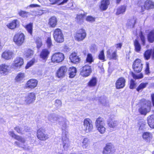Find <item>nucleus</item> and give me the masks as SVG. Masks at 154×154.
<instances>
[{
  "mask_svg": "<svg viewBox=\"0 0 154 154\" xmlns=\"http://www.w3.org/2000/svg\"><path fill=\"white\" fill-rule=\"evenodd\" d=\"M117 121L113 120L112 119H109L107 122V124L108 126L110 128H114L118 125Z\"/></svg>",
  "mask_w": 154,
  "mask_h": 154,
  "instance_id": "29",
  "label": "nucleus"
},
{
  "mask_svg": "<svg viewBox=\"0 0 154 154\" xmlns=\"http://www.w3.org/2000/svg\"><path fill=\"white\" fill-rule=\"evenodd\" d=\"M29 7L31 8L39 7L40 6L37 4H31L29 5Z\"/></svg>",
  "mask_w": 154,
  "mask_h": 154,
  "instance_id": "61",
  "label": "nucleus"
},
{
  "mask_svg": "<svg viewBox=\"0 0 154 154\" xmlns=\"http://www.w3.org/2000/svg\"><path fill=\"white\" fill-rule=\"evenodd\" d=\"M94 59L92 54L91 53L87 54L85 62L89 64H91L94 61Z\"/></svg>",
  "mask_w": 154,
  "mask_h": 154,
  "instance_id": "39",
  "label": "nucleus"
},
{
  "mask_svg": "<svg viewBox=\"0 0 154 154\" xmlns=\"http://www.w3.org/2000/svg\"><path fill=\"white\" fill-rule=\"evenodd\" d=\"M33 51L32 50L28 49L26 51L24 54L25 56L28 58L33 55Z\"/></svg>",
  "mask_w": 154,
  "mask_h": 154,
  "instance_id": "47",
  "label": "nucleus"
},
{
  "mask_svg": "<svg viewBox=\"0 0 154 154\" xmlns=\"http://www.w3.org/2000/svg\"><path fill=\"white\" fill-rule=\"evenodd\" d=\"M48 39H49V48L51 46H53V45H52V42H51V38L50 37V38L49 37Z\"/></svg>",
  "mask_w": 154,
  "mask_h": 154,
  "instance_id": "62",
  "label": "nucleus"
},
{
  "mask_svg": "<svg viewBox=\"0 0 154 154\" xmlns=\"http://www.w3.org/2000/svg\"><path fill=\"white\" fill-rule=\"evenodd\" d=\"M24 77L25 74L24 73H20L16 76L15 80L16 82H20L23 79Z\"/></svg>",
  "mask_w": 154,
  "mask_h": 154,
  "instance_id": "40",
  "label": "nucleus"
},
{
  "mask_svg": "<svg viewBox=\"0 0 154 154\" xmlns=\"http://www.w3.org/2000/svg\"><path fill=\"white\" fill-rule=\"evenodd\" d=\"M137 23V20L134 17L128 20L126 24L127 26L128 27L133 28Z\"/></svg>",
  "mask_w": 154,
  "mask_h": 154,
  "instance_id": "30",
  "label": "nucleus"
},
{
  "mask_svg": "<svg viewBox=\"0 0 154 154\" xmlns=\"http://www.w3.org/2000/svg\"><path fill=\"white\" fill-rule=\"evenodd\" d=\"M86 13L77 14L75 17V19L77 21L80 23H83L84 22V19L85 17L86 16Z\"/></svg>",
  "mask_w": 154,
  "mask_h": 154,
  "instance_id": "31",
  "label": "nucleus"
},
{
  "mask_svg": "<svg viewBox=\"0 0 154 154\" xmlns=\"http://www.w3.org/2000/svg\"><path fill=\"white\" fill-rule=\"evenodd\" d=\"M87 36L85 30L81 28L77 30L74 34V38L75 40L78 42L83 41Z\"/></svg>",
  "mask_w": 154,
  "mask_h": 154,
  "instance_id": "4",
  "label": "nucleus"
},
{
  "mask_svg": "<svg viewBox=\"0 0 154 154\" xmlns=\"http://www.w3.org/2000/svg\"><path fill=\"white\" fill-rule=\"evenodd\" d=\"M136 86V83L133 79L130 80L129 88L130 89H133L135 88Z\"/></svg>",
  "mask_w": 154,
  "mask_h": 154,
  "instance_id": "48",
  "label": "nucleus"
},
{
  "mask_svg": "<svg viewBox=\"0 0 154 154\" xmlns=\"http://www.w3.org/2000/svg\"><path fill=\"white\" fill-rule=\"evenodd\" d=\"M116 149L113 144L111 143H106L103 148L102 152L103 154H114Z\"/></svg>",
  "mask_w": 154,
  "mask_h": 154,
  "instance_id": "6",
  "label": "nucleus"
},
{
  "mask_svg": "<svg viewBox=\"0 0 154 154\" xmlns=\"http://www.w3.org/2000/svg\"><path fill=\"white\" fill-rule=\"evenodd\" d=\"M8 134L12 137L16 139V137L18 135H16L14 132L13 131H10L8 132Z\"/></svg>",
  "mask_w": 154,
  "mask_h": 154,
  "instance_id": "57",
  "label": "nucleus"
},
{
  "mask_svg": "<svg viewBox=\"0 0 154 154\" xmlns=\"http://www.w3.org/2000/svg\"><path fill=\"white\" fill-rule=\"evenodd\" d=\"M55 103L57 104L58 106H61L62 104L61 101L60 100H57L55 101Z\"/></svg>",
  "mask_w": 154,
  "mask_h": 154,
  "instance_id": "60",
  "label": "nucleus"
},
{
  "mask_svg": "<svg viewBox=\"0 0 154 154\" xmlns=\"http://www.w3.org/2000/svg\"><path fill=\"white\" fill-rule=\"evenodd\" d=\"M14 53L11 51L8 50L3 52L2 55V57L6 60H9L12 58Z\"/></svg>",
  "mask_w": 154,
  "mask_h": 154,
  "instance_id": "15",
  "label": "nucleus"
},
{
  "mask_svg": "<svg viewBox=\"0 0 154 154\" xmlns=\"http://www.w3.org/2000/svg\"><path fill=\"white\" fill-rule=\"evenodd\" d=\"M146 124L145 123H142L139 128V129H140L142 130L143 131L145 129H146Z\"/></svg>",
  "mask_w": 154,
  "mask_h": 154,
  "instance_id": "56",
  "label": "nucleus"
},
{
  "mask_svg": "<svg viewBox=\"0 0 154 154\" xmlns=\"http://www.w3.org/2000/svg\"><path fill=\"white\" fill-rule=\"evenodd\" d=\"M139 103L141 106L138 109V111L140 115L146 116L150 112L152 106L150 100L142 98L140 100Z\"/></svg>",
  "mask_w": 154,
  "mask_h": 154,
  "instance_id": "1",
  "label": "nucleus"
},
{
  "mask_svg": "<svg viewBox=\"0 0 154 154\" xmlns=\"http://www.w3.org/2000/svg\"><path fill=\"white\" fill-rule=\"evenodd\" d=\"M122 0H116V3L117 4H119Z\"/></svg>",
  "mask_w": 154,
  "mask_h": 154,
  "instance_id": "64",
  "label": "nucleus"
},
{
  "mask_svg": "<svg viewBox=\"0 0 154 154\" xmlns=\"http://www.w3.org/2000/svg\"><path fill=\"white\" fill-rule=\"evenodd\" d=\"M54 38L56 42L58 43L63 42L64 41V37L63 33Z\"/></svg>",
  "mask_w": 154,
  "mask_h": 154,
  "instance_id": "38",
  "label": "nucleus"
},
{
  "mask_svg": "<svg viewBox=\"0 0 154 154\" xmlns=\"http://www.w3.org/2000/svg\"><path fill=\"white\" fill-rule=\"evenodd\" d=\"M19 15L22 17H27L29 13L24 11H21L18 13Z\"/></svg>",
  "mask_w": 154,
  "mask_h": 154,
  "instance_id": "52",
  "label": "nucleus"
},
{
  "mask_svg": "<svg viewBox=\"0 0 154 154\" xmlns=\"http://www.w3.org/2000/svg\"><path fill=\"white\" fill-rule=\"evenodd\" d=\"M98 58L102 62H104L106 60L104 50H102L100 52L98 56Z\"/></svg>",
  "mask_w": 154,
  "mask_h": 154,
  "instance_id": "42",
  "label": "nucleus"
},
{
  "mask_svg": "<svg viewBox=\"0 0 154 154\" xmlns=\"http://www.w3.org/2000/svg\"><path fill=\"white\" fill-rule=\"evenodd\" d=\"M92 72L91 66L86 64L83 66L80 69V74L84 77L89 76Z\"/></svg>",
  "mask_w": 154,
  "mask_h": 154,
  "instance_id": "8",
  "label": "nucleus"
},
{
  "mask_svg": "<svg viewBox=\"0 0 154 154\" xmlns=\"http://www.w3.org/2000/svg\"><path fill=\"white\" fill-rule=\"evenodd\" d=\"M23 64V58L20 57H17L14 60L13 64V68H18L21 66Z\"/></svg>",
  "mask_w": 154,
  "mask_h": 154,
  "instance_id": "21",
  "label": "nucleus"
},
{
  "mask_svg": "<svg viewBox=\"0 0 154 154\" xmlns=\"http://www.w3.org/2000/svg\"><path fill=\"white\" fill-rule=\"evenodd\" d=\"M69 59L72 63L76 64L79 63L81 61V58L78 55V54L75 52H72L70 55Z\"/></svg>",
  "mask_w": 154,
  "mask_h": 154,
  "instance_id": "13",
  "label": "nucleus"
},
{
  "mask_svg": "<svg viewBox=\"0 0 154 154\" xmlns=\"http://www.w3.org/2000/svg\"><path fill=\"white\" fill-rule=\"evenodd\" d=\"M67 70L68 68L66 66H61L57 70L56 76L58 78H63L65 76Z\"/></svg>",
  "mask_w": 154,
  "mask_h": 154,
  "instance_id": "11",
  "label": "nucleus"
},
{
  "mask_svg": "<svg viewBox=\"0 0 154 154\" xmlns=\"http://www.w3.org/2000/svg\"><path fill=\"white\" fill-rule=\"evenodd\" d=\"M32 24L30 23L26 26V28L28 32L31 35L32 34Z\"/></svg>",
  "mask_w": 154,
  "mask_h": 154,
  "instance_id": "49",
  "label": "nucleus"
},
{
  "mask_svg": "<svg viewBox=\"0 0 154 154\" xmlns=\"http://www.w3.org/2000/svg\"><path fill=\"white\" fill-rule=\"evenodd\" d=\"M110 4L109 0H102L100 6V9L102 11L106 10Z\"/></svg>",
  "mask_w": 154,
  "mask_h": 154,
  "instance_id": "24",
  "label": "nucleus"
},
{
  "mask_svg": "<svg viewBox=\"0 0 154 154\" xmlns=\"http://www.w3.org/2000/svg\"><path fill=\"white\" fill-rule=\"evenodd\" d=\"M37 44V47L38 49H39L42 46V43L41 39L39 37L37 38L36 41Z\"/></svg>",
  "mask_w": 154,
  "mask_h": 154,
  "instance_id": "50",
  "label": "nucleus"
},
{
  "mask_svg": "<svg viewBox=\"0 0 154 154\" xmlns=\"http://www.w3.org/2000/svg\"><path fill=\"white\" fill-rule=\"evenodd\" d=\"M133 43L135 51L137 52H140L141 50V47L138 39H135Z\"/></svg>",
  "mask_w": 154,
  "mask_h": 154,
  "instance_id": "27",
  "label": "nucleus"
},
{
  "mask_svg": "<svg viewBox=\"0 0 154 154\" xmlns=\"http://www.w3.org/2000/svg\"><path fill=\"white\" fill-rule=\"evenodd\" d=\"M9 67L8 66L5 64H2L0 66V73L4 74L8 72Z\"/></svg>",
  "mask_w": 154,
  "mask_h": 154,
  "instance_id": "32",
  "label": "nucleus"
},
{
  "mask_svg": "<svg viewBox=\"0 0 154 154\" xmlns=\"http://www.w3.org/2000/svg\"><path fill=\"white\" fill-rule=\"evenodd\" d=\"M142 137L146 142L149 143L152 138V134L149 132H145L143 133Z\"/></svg>",
  "mask_w": 154,
  "mask_h": 154,
  "instance_id": "20",
  "label": "nucleus"
},
{
  "mask_svg": "<svg viewBox=\"0 0 154 154\" xmlns=\"http://www.w3.org/2000/svg\"><path fill=\"white\" fill-rule=\"evenodd\" d=\"M126 6L124 5L119 6L117 9L116 12V14L119 15L121 14H123L126 11Z\"/></svg>",
  "mask_w": 154,
  "mask_h": 154,
  "instance_id": "33",
  "label": "nucleus"
},
{
  "mask_svg": "<svg viewBox=\"0 0 154 154\" xmlns=\"http://www.w3.org/2000/svg\"><path fill=\"white\" fill-rule=\"evenodd\" d=\"M69 77L73 78L76 75L77 70L75 67L72 66L69 68Z\"/></svg>",
  "mask_w": 154,
  "mask_h": 154,
  "instance_id": "34",
  "label": "nucleus"
},
{
  "mask_svg": "<svg viewBox=\"0 0 154 154\" xmlns=\"http://www.w3.org/2000/svg\"><path fill=\"white\" fill-rule=\"evenodd\" d=\"M14 143H15V144L16 145H17V146H20V143L19 142H18L17 141H16Z\"/></svg>",
  "mask_w": 154,
  "mask_h": 154,
  "instance_id": "63",
  "label": "nucleus"
},
{
  "mask_svg": "<svg viewBox=\"0 0 154 154\" xmlns=\"http://www.w3.org/2000/svg\"><path fill=\"white\" fill-rule=\"evenodd\" d=\"M144 59L146 60H149L151 57L152 59H154V47L152 48L147 49L144 53L143 54Z\"/></svg>",
  "mask_w": 154,
  "mask_h": 154,
  "instance_id": "14",
  "label": "nucleus"
},
{
  "mask_svg": "<svg viewBox=\"0 0 154 154\" xmlns=\"http://www.w3.org/2000/svg\"><path fill=\"white\" fill-rule=\"evenodd\" d=\"M145 73L148 75L150 73L149 63L147 62L146 63V67L144 70Z\"/></svg>",
  "mask_w": 154,
  "mask_h": 154,
  "instance_id": "51",
  "label": "nucleus"
},
{
  "mask_svg": "<svg viewBox=\"0 0 154 154\" xmlns=\"http://www.w3.org/2000/svg\"><path fill=\"white\" fill-rule=\"evenodd\" d=\"M122 44L121 43H119L116 44V48L117 49H120L122 46Z\"/></svg>",
  "mask_w": 154,
  "mask_h": 154,
  "instance_id": "58",
  "label": "nucleus"
},
{
  "mask_svg": "<svg viewBox=\"0 0 154 154\" xmlns=\"http://www.w3.org/2000/svg\"><path fill=\"white\" fill-rule=\"evenodd\" d=\"M117 52L116 50L113 51V50L111 49H109L107 50V55L109 60H116L117 59L118 56L117 54Z\"/></svg>",
  "mask_w": 154,
  "mask_h": 154,
  "instance_id": "16",
  "label": "nucleus"
},
{
  "mask_svg": "<svg viewBox=\"0 0 154 154\" xmlns=\"http://www.w3.org/2000/svg\"><path fill=\"white\" fill-rule=\"evenodd\" d=\"M63 33L62 30L59 28H56L53 30V35L54 38Z\"/></svg>",
  "mask_w": 154,
  "mask_h": 154,
  "instance_id": "37",
  "label": "nucleus"
},
{
  "mask_svg": "<svg viewBox=\"0 0 154 154\" xmlns=\"http://www.w3.org/2000/svg\"><path fill=\"white\" fill-rule=\"evenodd\" d=\"M35 99V94L31 93L27 95L25 97V101L26 103L29 104L33 103Z\"/></svg>",
  "mask_w": 154,
  "mask_h": 154,
  "instance_id": "19",
  "label": "nucleus"
},
{
  "mask_svg": "<svg viewBox=\"0 0 154 154\" xmlns=\"http://www.w3.org/2000/svg\"><path fill=\"white\" fill-rule=\"evenodd\" d=\"M151 97L152 106H154V93L151 94Z\"/></svg>",
  "mask_w": 154,
  "mask_h": 154,
  "instance_id": "59",
  "label": "nucleus"
},
{
  "mask_svg": "<svg viewBox=\"0 0 154 154\" xmlns=\"http://www.w3.org/2000/svg\"><path fill=\"white\" fill-rule=\"evenodd\" d=\"M19 24L17 20H14L9 24L7 25V27L9 29H13L15 28Z\"/></svg>",
  "mask_w": 154,
  "mask_h": 154,
  "instance_id": "36",
  "label": "nucleus"
},
{
  "mask_svg": "<svg viewBox=\"0 0 154 154\" xmlns=\"http://www.w3.org/2000/svg\"><path fill=\"white\" fill-rule=\"evenodd\" d=\"M138 6L140 8V12L142 13L145 10H149L154 8V2L151 0H146L142 4V2L140 0L137 2Z\"/></svg>",
  "mask_w": 154,
  "mask_h": 154,
  "instance_id": "2",
  "label": "nucleus"
},
{
  "mask_svg": "<svg viewBox=\"0 0 154 154\" xmlns=\"http://www.w3.org/2000/svg\"><path fill=\"white\" fill-rule=\"evenodd\" d=\"M29 129V128L27 126H18L15 128L14 129L16 130L17 133L20 134H23L25 132L28 131Z\"/></svg>",
  "mask_w": 154,
  "mask_h": 154,
  "instance_id": "23",
  "label": "nucleus"
},
{
  "mask_svg": "<svg viewBox=\"0 0 154 154\" xmlns=\"http://www.w3.org/2000/svg\"><path fill=\"white\" fill-rule=\"evenodd\" d=\"M48 54V51L47 49H44L42 50L40 54V57L44 60L47 59V57Z\"/></svg>",
  "mask_w": 154,
  "mask_h": 154,
  "instance_id": "43",
  "label": "nucleus"
},
{
  "mask_svg": "<svg viewBox=\"0 0 154 154\" xmlns=\"http://www.w3.org/2000/svg\"><path fill=\"white\" fill-rule=\"evenodd\" d=\"M51 3V5L58 4V5H61L66 3L68 1V0H63L62 2H60L61 0H49Z\"/></svg>",
  "mask_w": 154,
  "mask_h": 154,
  "instance_id": "41",
  "label": "nucleus"
},
{
  "mask_svg": "<svg viewBox=\"0 0 154 154\" xmlns=\"http://www.w3.org/2000/svg\"><path fill=\"white\" fill-rule=\"evenodd\" d=\"M131 73L133 78L135 79H141L143 77V75L142 73H140L138 75H136L133 72H131Z\"/></svg>",
  "mask_w": 154,
  "mask_h": 154,
  "instance_id": "46",
  "label": "nucleus"
},
{
  "mask_svg": "<svg viewBox=\"0 0 154 154\" xmlns=\"http://www.w3.org/2000/svg\"><path fill=\"white\" fill-rule=\"evenodd\" d=\"M147 31H149L147 35L148 41L149 43H153L154 42V28Z\"/></svg>",
  "mask_w": 154,
  "mask_h": 154,
  "instance_id": "22",
  "label": "nucleus"
},
{
  "mask_svg": "<svg viewBox=\"0 0 154 154\" xmlns=\"http://www.w3.org/2000/svg\"><path fill=\"white\" fill-rule=\"evenodd\" d=\"M95 125L97 130L100 134H103L105 132V123L103 118L99 117L97 118L95 122Z\"/></svg>",
  "mask_w": 154,
  "mask_h": 154,
  "instance_id": "3",
  "label": "nucleus"
},
{
  "mask_svg": "<svg viewBox=\"0 0 154 154\" xmlns=\"http://www.w3.org/2000/svg\"><path fill=\"white\" fill-rule=\"evenodd\" d=\"M25 36L23 33H17L15 35L13 38V41L17 46H20L23 43Z\"/></svg>",
  "mask_w": 154,
  "mask_h": 154,
  "instance_id": "10",
  "label": "nucleus"
},
{
  "mask_svg": "<svg viewBox=\"0 0 154 154\" xmlns=\"http://www.w3.org/2000/svg\"><path fill=\"white\" fill-rule=\"evenodd\" d=\"M126 80L123 77L118 78L115 83V86L117 89L123 88L125 85Z\"/></svg>",
  "mask_w": 154,
  "mask_h": 154,
  "instance_id": "12",
  "label": "nucleus"
},
{
  "mask_svg": "<svg viewBox=\"0 0 154 154\" xmlns=\"http://www.w3.org/2000/svg\"><path fill=\"white\" fill-rule=\"evenodd\" d=\"M139 37L141 41L142 44L143 45L146 44V38L143 32L140 31L139 33Z\"/></svg>",
  "mask_w": 154,
  "mask_h": 154,
  "instance_id": "45",
  "label": "nucleus"
},
{
  "mask_svg": "<svg viewBox=\"0 0 154 154\" xmlns=\"http://www.w3.org/2000/svg\"><path fill=\"white\" fill-rule=\"evenodd\" d=\"M95 17L91 16H87L86 18V20L90 22H93L95 21Z\"/></svg>",
  "mask_w": 154,
  "mask_h": 154,
  "instance_id": "53",
  "label": "nucleus"
},
{
  "mask_svg": "<svg viewBox=\"0 0 154 154\" xmlns=\"http://www.w3.org/2000/svg\"><path fill=\"white\" fill-rule=\"evenodd\" d=\"M38 81L35 79H31L28 80L26 84V88H33L36 87Z\"/></svg>",
  "mask_w": 154,
  "mask_h": 154,
  "instance_id": "17",
  "label": "nucleus"
},
{
  "mask_svg": "<svg viewBox=\"0 0 154 154\" xmlns=\"http://www.w3.org/2000/svg\"><path fill=\"white\" fill-rule=\"evenodd\" d=\"M35 62V59H33L31 61L28 63L26 66V68L27 69L32 65Z\"/></svg>",
  "mask_w": 154,
  "mask_h": 154,
  "instance_id": "54",
  "label": "nucleus"
},
{
  "mask_svg": "<svg viewBox=\"0 0 154 154\" xmlns=\"http://www.w3.org/2000/svg\"><path fill=\"white\" fill-rule=\"evenodd\" d=\"M148 83L147 82H142L140 83L136 88V91L138 92H141L148 85Z\"/></svg>",
  "mask_w": 154,
  "mask_h": 154,
  "instance_id": "35",
  "label": "nucleus"
},
{
  "mask_svg": "<svg viewBox=\"0 0 154 154\" xmlns=\"http://www.w3.org/2000/svg\"><path fill=\"white\" fill-rule=\"evenodd\" d=\"M16 139L23 143H24L26 141L24 138L18 135L16 137Z\"/></svg>",
  "mask_w": 154,
  "mask_h": 154,
  "instance_id": "55",
  "label": "nucleus"
},
{
  "mask_svg": "<svg viewBox=\"0 0 154 154\" xmlns=\"http://www.w3.org/2000/svg\"><path fill=\"white\" fill-rule=\"evenodd\" d=\"M89 140L87 138H85L82 142V147L84 149H87L88 148L89 143Z\"/></svg>",
  "mask_w": 154,
  "mask_h": 154,
  "instance_id": "44",
  "label": "nucleus"
},
{
  "mask_svg": "<svg viewBox=\"0 0 154 154\" xmlns=\"http://www.w3.org/2000/svg\"><path fill=\"white\" fill-rule=\"evenodd\" d=\"M83 125L84 130L87 132H91L93 129V125L92 120L89 118H87L84 119L83 122Z\"/></svg>",
  "mask_w": 154,
  "mask_h": 154,
  "instance_id": "9",
  "label": "nucleus"
},
{
  "mask_svg": "<svg viewBox=\"0 0 154 154\" xmlns=\"http://www.w3.org/2000/svg\"><path fill=\"white\" fill-rule=\"evenodd\" d=\"M37 136L38 138L41 140H45L47 138L44 130L42 128L39 129L38 130Z\"/></svg>",
  "mask_w": 154,
  "mask_h": 154,
  "instance_id": "18",
  "label": "nucleus"
},
{
  "mask_svg": "<svg viewBox=\"0 0 154 154\" xmlns=\"http://www.w3.org/2000/svg\"><path fill=\"white\" fill-rule=\"evenodd\" d=\"M143 67V64L141 60L139 58L136 59L133 62L132 68L136 73H139L141 72Z\"/></svg>",
  "mask_w": 154,
  "mask_h": 154,
  "instance_id": "5",
  "label": "nucleus"
},
{
  "mask_svg": "<svg viewBox=\"0 0 154 154\" xmlns=\"http://www.w3.org/2000/svg\"><path fill=\"white\" fill-rule=\"evenodd\" d=\"M97 83V78L95 77H93L88 82L87 86L90 88L94 87L96 86Z\"/></svg>",
  "mask_w": 154,
  "mask_h": 154,
  "instance_id": "26",
  "label": "nucleus"
},
{
  "mask_svg": "<svg viewBox=\"0 0 154 154\" xmlns=\"http://www.w3.org/2000/svg\"><path fill=\"white\" fill-rule=\"evenodd\" d=\"M65 58L64 54L61 52L54 53L51 56V60L53 63H60L62 62Z\"/></svg>",
  "mask_w": 154,
  "mask_h": 154,
  "instance_id": "7",
  "label": "nucleus"
},
{
  "mask_svg": "<svg viewBox=\"0 0 154 154\" xmlns=\"http://www.w3.org/2000/svg\"><path fill=\"white\" fill-rule=\"evenodd\" d=\"M57 20L54 16L51 17L49 20V24L50 27L55 28L57 24Z\"/></svg>",
  "mask_w": 154,
  "mask_h": 154,
  "instance_id": "28",
  "label": "nucleus"
},
{
  "mask_svg": "<svg viewBox=\"0 0 154 154\" xmlns=\"http://www.w3.org/2000/svg\"><path fill=\"white\" fill-rule=\"evenodd\" d=\"M147 123L149 127L152 129H154V115L151 114L147 118Z\"/></svg>",
  "mask_w": 154,
  "mask_h": 154,
  "instance_id": "25",
  "label": "nucleus"
}]
</instances>
